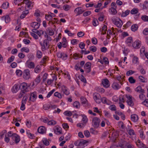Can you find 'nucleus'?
<instances>
[{
	"label": "nucleus",
	"instance_id": "f257e3e1",
	"mask_svg": "<svg viewBox=\"0 0 148 148\" xmlns=\"http://www.w3.org/2000/svg\"><path fill=\"white\" fill-rule=\"evenodd\" d=\"M112 21L113 23L119 27H121L123 24L122 21L119 18H113Z\"/></svg>",
	"mask_w": 148,
	"mask_h": 148
},
{
	"label": "nucleus",
	"instance_id": "f03ea898",
	"mask_svg": "<svg viewBox=\"0 0 148 148\" xmlns=\"http://www.w3.org/2000/svg\"><path fill=\"white\" fill-rule=\"evenodd\" d=\"M28 96L27 95H25L22 99L20 109L22 110H24L25 109V104L26 103L28 98Z\"/></svg>",
	"mask_w": 148,
	"mask_h": 148
},
{
	"label": "nucleus",
	"instance_id": "7ed1b4c3",
	"mask_svg": "<svg viewBox=\"0 0 148 148\" xmlns=\"http://www.w3.org/2000/svg\"><path fill=\"white\" fill-rule=\"evenodd\" d=\"M100 121V120L99 118L95 117L92 120V124L95 127L97 128L99 125Z\"/></svg>",
	"mask_w": 148,
	"mask_h": 148
},
{
	"label": "nucleus",
	"instance_id": "20e7f679",
	"mask_svg": "<svg viewBox=\"0 0 148 148\" xmlns=\"http://www.w3.org/2000/svg\"><path fill=\"white\" fill-rule=\"evenodd\" d=\"M93 98L96 102L98 103H99L101 102V97L98 93H95L93 95Z\"/></svg>",
	"mask_w": 148,
	"mask_h": 148
},
{
	"label": "nucleus",
	"instance_id": "39448f33",
	"mask_svg": "<svg viewBox=\"0 0 148 148\" xmlns=\"http://www.w3.org/2000/svg\"><path fill=\"white\" fill-rule=\"evenodd\" d=\"M23 78L24 79L27 80L30 77V71L29 69H25L24 71Z\"/></svg>",
	"mask_w": 148,
	"mask_h": 148
},
{
	"label": "nucleus",
	"instance_id": "423d86ee",
	"mask_svg": "<svg viewBox=\"0 0 148 148\" xmlns=\"http://www.w3.org/2000/svg\"><path fill=\"white\" fill-rule=\"evenodd\" d=\"M37 98V92H36L34 91L30 94L29 100L32 102H34Z\"/></svg>",
	"mask_w": 148,
	"mask_h": 148
},
{
	"label": "nucleus",
	"instance_id": "0eeeda50",
	"mask_svg": "<svg viewBox=\"0 0 148 148\" xmlns=\"http://www.w3.org/2000/svg\"><path fill=\"white\" fill-rule=\"evenodd\" d=\"M21 86L22 87V89L21 91H23L25 93L29 91L28 88L29 87V86L28 85L27 83H23L21 84Z\"/></svg>",
	"mask_w": 148,
	"mask_h": 148
},
{
	"label": "nucleus",
	"instance_id": "6e6552de",
	"mask_svg": "<svg viewBox=\"0 0 148 148\" xmlns=\"http://www.w3.org/2000/svg\"><path fill=\"white\" fill-rule=\"evenodd\" d=\"M49 43L48 40H44L43 46L41 47V49L42 51H45L46 49H48L49 48V45H48Z\"/></svg>",
	"mask_w": 148,
	"mask_h": 148
},
{
	"label": "nucleus",
	"instance_id": "1a4fd4ad",
	"mask_svg": "<svg viewBox=\"0 0 148 148\" xmlns=\"http://www.w3.org/2000/svg\"><path fill=\"white\" fill-rule=\"evenodd\" d=\"M11 138L16 144L18 143L20 140V136L16 133L14 134L13 137Z\"/></svg>",
	"mask_w": 148,
	"mask_h": 148
},
{
	"label": "nucleus",
	"instance_id": "9d476101",
	"mask_svg": "<svg viewBox=\"0 0 148 148\" xmlns=\"http://www.w3.org/2000/svg\"><path fill=\"white\" fill-rule=\"evenodd\" d=\"M102 83L104 87L108 88L110 86L109 81L107 79H104L102 81Z\"/></svg>",
	"mask_w": 148,
	"mask_h": 148
},
{
	"label": "nucleus",
	"instance_id": "9b49d317",
	"mask_svg": "<svg viewBox=\"0 0 148 148\" xmlns=\"http://www.w3.org/2000/svg\"><path fill=\"white\" fill-rule=\"evenodd\" d=\"M51 12H48V14H46L45 16V18L46 20L48 21H53V17H55L54 15L51 16L50 14Z\"/></svg>",
	"mask_w": 148,
	"mask_h": 148
},
{
	"label": "nucleus",
	"instance_id": "f8f14e48",
	"mask_svg": "<svg viewBox=\"0 0 148 148\" xmlns=\"http://www.w3.org/2000/svg\"><path fill=\"white\" fill-rule=\"evenodd\" d=\"M140 42L138 40H137L134 42L132 46L134 48H138L140 47Z\"/></svg>",
	"mask_w": 148,
	"mask_h": 148
},
{
	"label": "nucleus",
	"instance_id": "ddd939ff",
	"mask_svg": "<svg viewBox=\"0 0 148 148\" xmlns=\"http://www.w3.org/2000/svg\"><path fill=\"white\" fill-rule=\"evenodd\" d=\"M84 12V10L81 7H78L76 8L74 10V12L77 14V15L82 14Z\"/></svg>",
	"mask_w": 148,
	"mask_h": 148
},
{
	"label": "nucleus",
	"instance_id": "4468645a",
	"mask_svg": "<svg viewBox=\"0 0 148 148\" xmlns=\"http://www.w3.org/2000/svg\"><path fill=\"white\" fill-rule=\"evenodd\" d=\"M131 118L132 121L134 122H136L138 121V117L137 115L133 114L131 115Z\"/></svg>",
	"mask_w": 148,
	"mask_h": 148
},
{
	"label": "nucleus",
	"instance_id": "2eb2a0df",
	"mask_svg": "<svg viewBox=\"0 0 148 148\" xmlns=\"http://www.w3.org/2000/svg\"><path fill=\"white\" fill-rule=\"evenodd\" d=\"M121 86L119 85V84L116 82H114L112 85V87L114 89L117 90L119 89Z\"/></svg>",
	"mask_w": 148,
	"mask_h": 148
},
{
	"label": "nucleus",
	"instance_id": "dca6fc26",
	"mask_svg": "<svg viewBox=\"0 0 148 148\" xmlns=\"http://www.w3.org/2000/svg\"><path fill=\"white\" fill-rule=\"evenodd\" d=\"M38 132L41 134H43L46 132L45 127L43 126H41L38 129Z\"/></svg>",
	"mask_w": 148,
	"mask_h": 148
},
{
	"label": "nucleus",
	"instance_id": "f3484780",
	"mask_svg": "<svg viewBox=\"0 0 148 148\" xmlns=\"http://www.w3.org/2000/svg\"><path fill=\"white\" fill-rule=\"evenodd\" d=\"M40 26V24L39 23L34 22L32 24L31 26L34 29H38Z\"/></svg>",
	"mask_w": 148,
	"mask_h": 148
},
{
	"label": "nucleus",
	"instance_id": "a211bd4d",
	"mask_svg": "<svg viewBox=\"0 0 148 148\" xmlns=\"http://www.w3.org/2000/svg\"><path fill=\"white\" fill-rule=\"evenodd\" d=\"M101 101L103 103H106L108 105H109L110 104V102L105 97H103L101 98Z\"/></svg>",
	"mask_w": 148,
	"mask_h": 148
},
{
	"label": "nucleus",
	"instance_id": "6ab92c4d",
	"mask_svg": "<svg viewBox=\"0 0 148 148\" xmlns=\"http://www.w3.org/2000/svg\"><path fill=\"white\" fill-rule=\"evenodd\" d=\"M62 128L60 127H56L54 129V132L56 134H61Z\"/></svg>",
	"mask_w": 148,
	"mask_h": 148
},
{
	"label": "nucleus",
	"instance_id": "aec40b11",
	"mask_svg": "<svg viewBox=\"0 0 148 148\" xmlns=\"http://www.w3.org/2000/svg\"><path fill=\"white\" fill-rule=\"evenodd\" d=\"M24 3L27 5V7L28 8H30L31 6H32V7H33V5H32L31 6L32 3L30 1H29L28 0H24Z\"/></svg>",
	"mask_w": 148,
	"mask_h": 148
},
{
	"label": "nucleus",
	"instance_id": "412c9836",
	"mask_svg": "<svg viewBox=\"0 0 148 148\" xmlns=\"http://www.w3.org/2000/svg\"><path fill=\"white\" fill-rule=\"evenodd\" d=\"M136 143L137 146L139 148H141L143 147V146L144 145V144L142 143V142L139 139L136 142Z\"/></svg>",
	"mask_w": 148,
	"mask_h": 148
},
{
	"label": "nucleus",
	"instance_id": "4be33fe9",
	"mask_svg": "<svg viewBox=\"0 0 148 148\" xmlns=\"http://www.w3.org/2000/svg\"><path fill=\"white\" fill-rule=\"evenodd\" d=\"M19 90L18 85L17 84H15L13 87L12 90L13 92L16 93Z\"/></svg>",
	"mask_w": 148,
	"mask_h": 148
},
{
	"label": "nucleus",
	"instance_id": "5701e85b",
	"mask_svg": "<svg viewBox=\"0 0 148 148\" xmlns=\"http://www.w3.org/2000/svg\"><path fill=\"white\" fill-rule=\"evenodd\" d=\"M135 91L137 92L142 93H144L145 92L144 90L142 89V87L140 86H139L137 87L135 89Z\"/></svg>",
	"mask_w": 148,
	"mask_h": 148
},
{
	"label": "nucleus",
	"instance_id": "b1692460",
	"mask_svg": "<svg viewBox=\"0 0 148 148\" xmlns=\"http://www.w3.org/2000/svg\"><path fill=\"white\" fill-rule=\"evenodd\" d=\"M88 142L86 140H83L81 141H79V146L81 147V148H83V146L87 143Z\"/></svg>",
	"mask_w": 148,
	"mask_h": 148
},
{
	"label": "nucleus",
	"instance_id": "393cba45",
	"mask_svg": "<svg viewBox=\"0 0 148 148\" xmlns=\"http://www.w3.org/2000/svg\"><path fill=\"white\" fill-rule=\"evenodd\" d=\"M29 11L28 10H25L23 11L22 14L20 16V18H23L25 17V16L29 13Z\"/></svg>",
	"mask_w": 148,
	"mask_h": 148
},
{
	"label": "nucleus",
	"instance_id": "a878e982",
	"mask_svg": "<svg viewBox=\"0 0 148 148\" xmlns=\"http://www.w3.org/2000/svg\"><path fill=\"white\" fill-rule=\"evenodd\" d=\"M139 11V10L137 8H134L132 9L130 13L132 14H137Z\"/></svg>",
	"mask_w": 148,
	"mask_h": 148
},
{
	"label": "nucleus",
	"instance_id": "bb28decb",
	"mask_svg": "<svg viewBox=\"0 0 148 148\" xmlns=\"http://www.w3.org/2000/svg\"><path fill=\"white\" fill-rule=\"evenodd\" d=\"M2 19H5L6 23H8L10 21V18L9 16L7 15L5 17H2Z\"/></svg>",
	"mask_w": 148,
	"mask_h": 148
},
{
	"label": "nucleus",
	"instance_id": "cd10ccee",
	"mask_svg": "<svg viewBox=\"0 0 148 148\" xmlns=\"http://www.w3.org/2000/svg\"><path fill=\"white\" fill-rule=\"evenodd\" d=\"M35 66L34 63L32 62H29L27 65V67L30 69H34Z\"/></svg>",
	"mask_w": 148,
	"mask_h": 148
},
{
	"label": "nucleus",
	"instance_id": "c85d7f7f",
	"mask_svg": "<svg viewBox=\"0 0 148 148\" xmlns=\"http://www.w3.org/2000/svg\"><path fill=\"white\" fill-rule=\"evenodd\" d=\"M130 12V10H128L125 11V12H122L121 14V16L125 17L128 15Z\"/></svg>",
	"mask_w": 148,
	"mask_h": 148
},
{
	"label": "nucleus",
	"instance_id": "c756f323",
	"mask_svg": "<svg viewBox=\"0 0 148 148\" xmlns=\"http://www.w3.org/2000/svg\"><path fill=\"white\" fill-rule=\"evenodd\" d=\"M107 29V26L106 25H104L102 27V30L101 31V29L100 31H101V34H104L106 33V32Z\"/></svg>",
	"mask_w": 148,
	"mask_h": 148
},
{
	"label": "nucleus",
	"instance_id": "7c9ffc66",
	"mask_svg": "<svg viewBox=\"0 0 148 148\" xmlns=\"http://www.w3.org/2000/svg\"><path fill=\"white\" fill-rule=\"evenodd\" d=\"M132 42V37H128L126 41V43L128 45H130L131 43Z\"/></svg>",
	"mask_w": 148,
	"mask_h": 148
},
{
	"label": "nucleus",
	"instance_id": "2f4dec72",
	"mask_svg": "<svg viewBox=\"0 0 148 148\" xmlns=\"http://www.w3.org/2000/svg\"><path fill=\"white\" fill-rule=\"evenodd\" d=\"M78 77L82 82L85 83H86V81L85 78H84L83 76L82 75H79L78 76Z\"/></svg>",
	"mask_w": 148,
	"mask_h": 148
},
{
	"label": "nucleus",
	"instance_id": "473e14b6",
	"mask_svg": "<svg viewBox=\"0 0 148 148\" xmlns=\"http://www.w3.org/2000/svg\"><path fill=\"white\" fill-rule=\"evenodd\" d=\"M40 66L39 65H38L35 68L34 71L36 73H38L40 72Z\"/></svg>",
	"mask_w": 148,
	"mask_h": 148
},
{
	"label": "nucleus",
	"instance_id": "72a5a7b5",
	"mask_svg": "<svg viewBox=\"0 0 148 148\" xmlns=\"http://www.w3.org/2000/svg\"><path fill=\"white\" fill-rule=\"evenodd\" d=\"M82 117L83 118L82 120L84 123L85 124L88 121V119L87 116L85 115H82Z\"/></svg>",
	"mask_w": 148,
	"mask_h": 148
},
{
	"label": "nucleus",
	"instance_id": "f704fd0d",
	"mask_svg": "<svg viewBox=\"0 0 148 148\" xmlns=\"http://www.w3.org/2000/svg\"><path fill=\"white\" fill-rule=\"evenodd\" d=\"M6 130H4L0 133V139H1L3 138L4 135L6 134Z\"/></svg>",
	"mask_w": 148,
	"mask_h": 148
},
{
	"label": "nucleus",
	"instance_id": "c9c22d12",
	"mask_svg": "<svg viewBox=\"0 0 148 148\" xmlns=\"http://www.w3.org/2000/svg\"><path fill=\"white\" fill-rule=\"evenodd\" d=\"M138 28V26L136 24H134L131 27V29L132 31L135 32L136 31Z\"/></svg>",
	"mask_w": 148,
	"mask_h": 148
},
{
	"label": "nucleus",
	"instance_id": "e433bc0d",
	"mask_svg": "<svg viewBox=\"0 0 148 148\" xmlns=\"http://www.w3.org/2000/svg\"><path fill=\"white\" fill-rule=\"evenodd\" d=\"M143 9H146L148 8V1H145L143 5Z\"/></svg>",
	"mask_w": 148,
	"mask_h": 148
},
{
	"label": "nucleus",
	"instance_id": "4c0bfd02",
	"mask_svg": "<svg viewBox=\"0 0 148 148\" xmlns=\"http://www.w3.org/2000/svg\"><path fill=\"white\" fill-rule=\"evenodd\" d=\"M9 3L8 2L4 3L2 5V8L4 9H7L9 6Z\"/></svg>",
	"mask_w": 148,
	"mask_h": 148
},
{
	"label": "nucleus",
	"instance_id": "58836bf2",
	"mask_svg": "<svg viewBox=\"0 0 148 148\" xmlns=\"http://www.w3.org/2000/svg\"><path fill=\"white\" fill-rule=\"evenodd\" d=\"M42 53L40 51L38 50L36 52L37 57L38 58H41L42 57Z\"/></svg>",
	"mask_w": 148,
	"mask_h": 148
},
{
	"label": "nucleus",
	"instance_id": "ea45409f",
	"mask_svg": "<svg viewBox=\"0 0 148 148\" xmlns=\"http://www.w3.org/2000/svg\"><path fill=\"white\" fill-rule=\"evenodd\" d=\"M111 10V14H115L117 13V11L116 9L113 7L111 8L110 9Z\"/></svg>",
	"mask_w": 148,
	"mask_h": 148
},
{
	"label": "nucleus",
	"instance_id": "a19ab883",
	"mask_svg": "<svg viewBox=\"0 0 148 148\" xmlns=\"http://www.w3.org/2000/svg\"><path fill=\"white\" fill-rule=\"evenodd\" d=\"M56 124V122L53 120L49 121L48 124L49 125H54Z\"/></svg>",
	"mask_w": 148,
	"mask_h": 148
},
{
	"label": "nucleus",
	"instance_id": "79ce46f5",
	"mask_svg": "<svg viewBox=\"0 0 148 148\" xmlns=\"http://www.w3.org/2000/svg\"><path fill=\"white\" fill-rule=\"evenodd\" d=\"M145 22H148V16L146 15H143L141 18Z\"/></svg>",
	"mask_w": 148,
	"mask_h": 148
},
{
	"label": "nucleus",
	"instance_id": "37998d69",
	"mask_svg": "<svg viewBox=\"0 0 148 148\" xmlns=\"http://www.w3.org/2000/svg\"><path fill=\"white\" fill-rule=\"evenodd\" d=\"M21 52L25 51L27 53H28L29 51V48L26 47H24L22 48L21 49Z\"/></svg>",
	"mask_w": 148,
	"mask_h": 148
},
{
	"label": "nucleus",
	"instance_id": "c03bdc74",
	"mask_svg": "<svg viewBox=\"0 0 148 148\" xmlns=\"http://www.w3.org/2000/svg\"><path fill=\"white\" fill-rule=\"evenodd\" d=\"M109 108L112 111H116V107L114 105L110 106Z\"/></svg>",
	"mask_w": 148,
	"mask_h": 148
},
{
	"label": "nucleus",
	"instance_id": "a18cd8bd",
	"mask_svg": "<svg viewBox=\"0 0 148 148\" xmlns=\"http://www.w3.org/2000/svg\"><path fill=\"white\" fill-rule=\"evenodd\" d=\"M89 49L90 51L95 52L96 51L97 49L95 46H93L90 47H89Z\"/></svg>",
	"mask_w": 148,
	"mask_h": 148
},
{
	"label": "nucleus",
	"instance_id": "49530a36",
	"mask_svg": "<svg viewBox=\"0 0 148 148\" xmlns=\"http://www.w3.org/2000/svg\"><path fill=\"white\" fill-rule=\"evenodd\" d=\"M81 102L82 103L85 104L87 101L86 99L83 97H81L80 98Z\"/></svg>",
	"mask_w": 148,
	"mask_h": 148
},
{
	"label": "nucleus",
	"instance_id": "de8ad7c7",
	"mask_svg": "<svg viewBox=\"0 0 148 148\" xmlns=\"http://www.w3.org/2000/svg\"><path fill=\"white\" fill-rule=\"evenodd\" d=\"M62 91L63 93L66 95H68L69 94V91L65 87H64V88H62Z\"/></svg>",
	"mask_w": 148,
	"mask_h": 148
},
{
	"label": "nucleus",
	"instance_id": "09e8293b",
	"mask_svg": "<svg viewBox=\"0 0 148 148\" xmlns=\"http://www.w3.org/2000/svg\"><path fill=\"white\" fill-rule=\"evenodd\" d=\"M128 80L131 84H134L136 82L135 80L132 77H130L128 79Z\"/></svg>",
	"mask_w": 148,
	"mask_h": 148
},
{
	"label": "nucleus",
	"instance_id": "8fccbe9b",
	"mask_svg": "<svg viewBox=\"0 0 148 148\" xmlns=\"http://www.w3.org/2000/svg\"><path fill=\"white\" fill-rule=\"evenodd\" d=\"M63 8L65 11H68L71 8V6L68 5H64L63 7Z\"/></svg>",
	"mask_w": 148,
	"mask_h": 148
},
{
	"label": "nucleus",
	"instance_id": "3c124183",
	"mask_svg": "<svg viewBox=\"0 0 148 148\" xmlns=\"http://www.w3.org/2000/svg\"><path fill=\"white\" fill-rule=\"evenodd\" d=\"M42 141L43 143V144L45 145H48L49 144V142L47 140L46 138H44V140H42Z\"/></svg>",
	"mask_w": 148,
	"mask_h": 148
},
{
	"label": "nucleus",
	"instance_id": "603ef678",
	"mask_svg": "<svg viewBox=\"0 0 148 148\" xmlns=\"http://www.w3.org/2000/svg\"><path fill=\"white\" fill-rule=\"evenodd\" d=\"M128 133L130 136H133L135 134L134 130L132 129L128 131Z\"/></svg>",
	"mask_w": 148,
	"mask_h": 148
},
{
	"label": "nucleus",
	"instance_id": "864d4df0",
	"mask_svg": "<svg viewBox=\"0 0 148 148\" xmlns=\"http://www.w3.org/2000/svg\"><path fill=\"white\" fill-rule=\"evenodd\" d=\"M73 106L77 108H78L79 106V102L78 101H75L73 104Z\"/></svg>",
	"mask_w": 148,
	"mask_h": 148
},
{
	"label": "nucleus",
	"instance_id": "5fc2aeb1",
	"mask_svg": "<svg viewBox=\"0 0 148 148\" xmlns=\"http://www.w3.org/2000/svg\"><path fill=\"white\" fill-rule=\"evenodd\" d=\"M16 74L18 76H21L22 74V72L20 70H17L16 72Z\"/></svg>",
	"mask_w": 148,
	"mask_h": 148
},
{
	"label": "nucleus",
	"instance_id": "6e6d98bb",
	"mask_svg": "<svg viewBox=\"0 0 148 148\" xmlns=\"http://www.w3.org/2000/svg\"><path fill=\"white\" fill-rule=\"evenodd\" d=\"M64 114L67 116H71L72 115V113L70 111H66L64 112Z\"/></svg>",
	"mask_w": 148,
	"mask_h": 148
},
{
	"label": "nucleus",
	"instance_id": "4d7b16f0",
	"mask_svg": "<svg viewBox=\"0 0 148 148\" xmlns=\"http://www.w3.org/2000/svg\"><path fill=\"white\" fill-rule=\"evenodd\" d=\"M40 76H38L35 80L34 81L36 83V84H38L40 83Z\"/></svg>",
	"mask_w": 148,
	"mask_h": 148
},
{
	"label": "nucleus",
	"instance_id": "13d9d810",
	"mask_svg": "<svg viewBox=\"0 0 148 148\" xmlns=\"http://www.w3.org/2000/svg\"><path fill=\"white\" fill-rule=\"evenodd\" d=\"M127 102L129 106H132L134 105V103L132 100H127Z\"/></svg>",
	"mask_w": 148,
	"mask_h": 148
},
{
	"label": "nucleus",
	"instance_id": "bf43d9fd",
	"mask_svg": "<svg viewBox=\"0 0 148 148\" xmlns=\"http://www.w3.org/2000/svg\"><path fill=\"white\" fill-rule=\"evenodd\" d=\"M103 60L105 64H109V61L108 59L106 57H103Z\"/></svg>",
	"mask_w": 148,
	"mask_h": 148
},
{
	"label": "nucleus",
	"instance_id": "052dcab7",
	"mask_svg": "<svg viewBox=\"0 0 148 148\" xmlns=\"http://www.w3.org/2000/svg\"><path fill=\"white\" fill-rule=\"evenodd\" d=\"M138 60V59L137 57L134 56L133 58L132 62L136 64Z\"/></svg>",
	"mask_w": 148,
	"mask_h": 148
},
{
	"label": "nucleus",
	"instance_id": "680f3d73",
	"mask_svg": "<svg viewBox=\"0 0 148 148\" xmlns=\"http://www.w3.org/2000/svg\"><path fill=\"white\" fill-rule=\"evenodd\" d=\"M14 58V56H11L8 60L7 62L8 63H10L13 61Z\"/></svg>",
	"mask_w": 148,
	"mask_h": 148
},
{
	"label": "nucleus",
	"instance_id": "e2e57ef3",
	"mask_svg": "<svg viewBox=\"0 0 148 148\" xmlns=\"http://www.w3.org/2000/svg\"><path fill=\"white\" fill-rule=\"evenodd\" d=\"M14 134H15V133H13L11 131H10L8 132V137H10L12 138L13 136V135Z\"/></svg>",
	"mask_w": 148,
	"mask_h": 148
},
{
	"label": "nucleus",
	"instance_id": "0e129e2a",
	"mask_svg": "<svg viewBox=\"0 0 148 148\" xmlns=\"http://www.w3.org/2000/svg\"><path fill=\"white\" fill-rule=\"evenodd\" d=\"M55 97H58L59 98H61L62 97L61 95L58 92H55L54 95Z\"/></svg>",
	"mask_w": 148,
	"mask_h": 148
},
{
	"label": "nucleus",
	"instance_id": "69168bd1",
	"mask_svg": "<svg viewBox=\"0 0 148 148\" xmlns=\"http://www.w3.org/2000/svg\"><path fill=\"white\" fill-rule=\"evenodd\" d=\"M92 43L94 45H96L97 44V40L96 38L94 37L92 39Z\"/></svg>",
	"mask_w": 148,
	"mask_h": 148
},
{
	"label": "nucleus",
	"instance_id": "338daca9",
	"mask_svg": "<svg viewBox=\"0 0 148 148\" xmlns=\"http://www.w3.org/2000/svg\"><path fill=\"white\" fill-rule=\"evenodd\" d=\"M84 134L85 136L87 137H89L90 136V133L89 131L87 130L84 131Z\"/></svg>",
	"mask_w": 148,
	"mask_h": 148
},
{
	"label": "nucleus",
	"instance_id": "774afa93",
	"mask_svg": "<svg viewBox=\"0 0 148 148\" xmlns=\"http://www.w3.org/2000/svg\"><path fill=\"white\" fill-rule=\"evenodd\" d=\"M143 34L145 35H148V28H145L143 31Z\"/></svg>",
	"mask_w": 148,
	"mask_h": 148
}]
</instances>
